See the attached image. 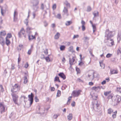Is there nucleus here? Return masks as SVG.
Returning <instances> with one entry per match:
<instances>
[{
    "mask_svg": "<svg viewBox=\"0 0 121 121\" xmlns=\"http://www.w3.org/2000/svg\"><path fill=\"white\" fill-rule=\"evenodd\" d=\"M112 32V31H109L107 29L105 32V39L108 40H109L108 41L107 45L108 46L110 47H111L114 45L113 40L111 39V38L113 36Z\"/></svg>",
    "mask_w": 121,
    "mask_h": 121,
    "instance_id": "f257e3e1",
    "label": "nucleus"
},
{
    "mask_svg": "<svg viewBox=\"0 0 121 121\" xmlns=\"http://www.w3.org/2000/svg\"><path fill=\"white\" fill-rule=\"evenodd\" d=\"M94 103H92V107L95 111L99 112L100 110V107L98 101L96 99H95Z\"/></svg>",
    "mask_w": 121,
    "mask_h": 121,
    "instance_id": "f03ea898",
    "label": "nucleus"
},
{
    "mask_svg": "<svg viewBox=\"0 0 121 121\" xmlns=\"http://www.w3.org/2000/svg\"><path fill=\"white\" fill-rule=\"evenodd\" d=\"M20 90V86L17 84H15L14 86H12L11 88V91L12 93L19 91Z\"/></svg>",
    "mask_w": 121,
    "mask_h": 121,
    "instance_id": "7ed1b4c3",
    "label": "nucleus"
},
{
    "mask_svg": "<svg viewBox=\"0 0 121 121\" xmlns=\"http://www.w3.org/2000/svg\"><path fill=\"white\" fill-rule=\"evenodd\" d=\"M11 95L12 96L13 100L14 103L16 104H17L18 96L16 94L13 93H11Z\"/></svg>",
    "mask_w": 121,
    "mask_h": 121,
    "instance_id": "20e7f679",
    "label": "nucleus"
},
{
    "mask_svg": "<svg viewBox=\"0 0 121 121\" xmlns=\"http://www.w3.org/2000/svg\"><path fill=\"white\" fill-rule=\"evenodd\" d=\"M81 91L80 90L73 91L72 92L73 95L74 97H78L80 94Z\"/></svg>",
    "mask_w": 121,
    "mask_h": 121,
    "instance_id": "39448f33",
    "label": "nucleus"
},
{
    "mask_svg": "<svg viewBox=\"0 0 121 121\" xmlns=\"http://www.w3.org/2000/svg\"><path fill=\"white\" fill-rule=\"evenodd\" d=\"M28 97L29 98L28 100L30 101V105H31L33 103V94L31 93L30 95H28Z\"/></svg>",
    "mask_w": 121,
    "mask_h": 121,
    "instance_id": "423d86ee",
    "label": "nucleus"
},
{
    "mask_svg": "<svg viewBox=\"0 0 121 121\" xmlns=\"http://www.w3.org/2000/svg\"><path fill=\"white\" fill-rule=\"evenodd\" d=\"M25 33V31L23 28H22L20 31L18 32V37L20 38L22 37V35H24Z\"/></svg>",
    "mask_w": 121,
    "mask_h": 121,
    "instance_id": "0eeeda50",
    "label": "nucleus"
},
{
    "mask_svg": "<svg viewBox=\"0 0 121 121\" xmlns=\"http://www.w3.org/2000/svg\"><path fill=\"white\" fill-rule=\"evenodd\" d=\"M0 43L3 47L5 44L4 38H3L1 35H0Z\"/></svg>",
    "mask_w": 121,
    "mask_h": 121,
    "instance_id": "6e6552de",
    "label": "nucleus"
},
{
    "mask_svg": "<svg viewBox=\"0 0 121 121\" xmlns=\"http://www.w3.org/2000/svg\"><path fill=\"white\" fill-rule=\"evenodd\" d=\"M0 108L1 110V113H2L3 112L5 111V107L2 103H0Z\"/></svg>",
    "mask_w": 121,
    "mask_h": 121,
    "instance_id": "1a4fd4ad",
    "label": "nucleus"
},
{
    "mask_svg": "<svg viewBox=\"0 0 121 121\" xmlns=\"http://www.w3.org/2000/svg\"><path fill=\"white\" fill-rule=\"evenodd\" d=\"M18 13L17 11L15 10L13 14V21L14 22L16 21L17 19Z\"/></svg>",
    "mask_w": 121,
    "mask_h": 121,
    "instance_id": "9d476101",
    "label": "nucleus"
},
{
    "mask_svg": "<svg viewBox=\"0 0 121 121\" xmlns=\"http://www.w3.org/2000/svg\"><path fill=\"white\" fill-rule=\"evenodd\" d=\"M39 0H33L32 2L33 6L38 5L39 4Z\"/></svg>",
    "mask_w": 121,
    "mask_h": 121,
    "instance_id": "9b49d317",
    "label": "nucleus"
},
{
    "mask_svg": "<svg viewBox=\"0 0 121 121\" xmlns=\"http://www.w3.org/2000/svg\"><path fill=\"white\" fill-rule=\"evenodd\" d=\"M98 86L97 87L94 86L92 88V89L93 90H94L95 91L98 92L100 90Z\"/></svg>",
    "mask_w": 121,
    "mask_h": 121,
    "instance_id": "f8f14e48",
    "label": "nucleus"
},
{
    "mask_svg": "<svg viewBox=\"0 0 121 121\" xmlns=\"http://www.w3.org/2000/svg\"><path fill=\"white\" fill-rule=\"evenodd\" d=\"M58 75L60 77L62 78L63 80H65L66 78V77L64 73H60L58 74Z\"/></svg>",
    "mask_w": 121,
    "mask_h": 121,
    "instance_id": "ddd939ff",
    "label": "nucleus"
},
{
    "mask_svg": "<svg viewBox=\"0 0 121 121\" xmlns=\"http://www.w3.org/2000/svg\"><path fill=\"white\" fill-rule=\"evenodd\" d=\"M75 60V59L73 57L72 59L69 58V64L70 65H71L73 64V63Z\"/></svg>",
    "mask_w": 121,
    "mask_h": 121,
    "instance_id": "4468645a",
    "label": "nucleus"
},
{
    "mask_svg": "<svg viewBox=\"0 0 121 121\" xmlns=\"http://www.w3.org/2000/svg\"><path fill=\"white\" fill-rule=\"evenodd\" d=\"M15 115L14 113L13 112L11 113L9 116V117L10 118H11L13 119L15 118Z\"/></svg>",
    "mask_w": 121,
    "mask_h": 121,
    "instance_id": "2eb2a0df",
    "label": "nucleus"
},
{
    "mask_svg": "<svg viewBox=\"0 0 121 121\" xmlns=\"http://www.w3.org/2000/svg\"><path fill=\"white\" fill-rule=\"evenodd\" d=\"M110 73L112 74H117L118 73V71L117 70L111 69Z\"/></svg>",
    "mask_w": 121,
    "mask_h": 121,
    "instance_id": "dca6fc26",
    "label": "nucleus"
},
{
    "mask_svg": "<svg viewBox=\"0 0 121 121\" xmlns=\"http://www.w3.org/2000/svg\"><path fill=\"white\" fill-rule=\"evenodd\" d=\"M121 97L119 95H117L116 96V99L118 103L121 101Z\"/></svg>",
    "mask_w": 121,
    "mask_h": 121,
    "instance_id": "f3484780",
    "label": "nucleus"
},
{
    "mask_svg": "<svg viewBox=\"0 0 121 121\" xmlns=\"http://www.w3.org/2000/svg\"><path fill=\"white\" fill-rule=\"evenodd\" d=\"M67 119L68 120L70 121L72 118V114L71 113H70L67 116Z\"/></svg>",
    "mask_w": 121,
    "mask_h": 121,
    "instance_id": "a211bd4d",
    "label": "nucleus"
},
{
    "mask_svg": "<svg viewBox=\"0 0 121 121\" xmlns=\"http://www.w3.org/2000/svg\"><path fill=\"white\" fill-rule=\"evenodd\" d=\"M94 15V17L98 16L99 12L97 11H95L93 13Z\"/></svg>",
    "mask_w": 121,
    "mask_h": 121,
    "instance_id": "6ab92c4d",
    "label": "nucleus"
},
{
    "mask_svg": "<svg viewBox=\"0 0 121 121\" xmlns=\"http://www.w3.org/2000/svg\"><path fill=\"white\" fill-rule=\"evenodd\" d=\"M6 39V45H8L10 44V40L7 39V38H5Z\"/></svg>",
    "mask_w": 121,
    "mask_h": 121,
    "instance_id": "aec40b11",
    "label": "nucleus"
},
{
    "mask_svg": "<svg viewBox=\"0 0 121 121\" xmlns=\"http://www.w3.org/2000/svg\"><path fill=\"white\" fill-rule=\"evenodd\" d=\"M94 72H92V73L91 75L89 74L88 75V76L89 77H90V76H92V77L91 79L92 80H93L94 79Z\"/></svg>",
    "mask_w": 121,
    "mask_h": 121,
    "instance_id": "412c9836",
    "label": "nucleus"
},
{
    "mask_svg": "<svg viewBox=\"0 0 121 121\" xmlns=\"http://www.w3.org/2000/svg\"><path fill=\"white\" fill-rule=\"evenodd\" d=\"M60 35V34L58 32H57L55 36V39H58L59 38V37Z\"/></svg>",
    "mask_w": 121,
    "mask_h": 121,
    "instance_id": "4be33fe9",
    "label": "nucleus"
},
{
    "mask_svg": "<svg viewBox=\"0 0 121 121\" xmlns=\"http://www.w3.org/2000/svg\"><path fill=\"white\" fill-rule=\"evenodd\" d=\"M113 112V110L111 108H109L108 110V113L109 114H111L112 112Z\"/></svg>",
    "mask_w": 121,
    "mask_h": 121,
    "instance_id": "5701e85b",
    "label": "nucleus"
},
{
    "mask_svg": "<svg viewBox=\"0 0 121 121\" xmlns=\"http://www.w3.org/2000/svg\"><path fill=\"white\" fill-rule=\"evenodd\" d=\"M28 39L29 40H31L35 38L34 36H33V35H31V38H30V36L29 35H28Z\"/></svg>",
    "mask_w": 121,
    "mask_h": 121,
    "instance_id": "b1692460",
    "label": "nucleus"
},
{
    "mask_svg": "<svg viewBox=\"0 0 121 121\" xmlns=\"http://www.w3.org/2000/svg\"><path fill=\"white\" fill-rule=\"evenodd\" d=\"M54 81L55 82L58 81L59 82H60V81L59 79V78L57 76H56L55 77Z\"/></svg>",
    "mask_w": 121,
    "mask_h": 121,
    "instance_id": "393cba45",
    "label": "nucleus"
},
{
    "mask_svg": "<svg viewBox=\"0 0 121 121\" xmlns=\"http://www.w3.org/2000/svg\"><path fill=\"white\" fill-rule=\"evenodd\" d=\"M33 6V9L35 10V11H37V9L39 8V7L38 5Z\"/></svg>",
    "mask_w": 121,
    "mask_h": 121,
    "instance_id": "a878e982",
    "label": "nucleus"
},
{
    "mask_svg": "<svg viewBox=\"0 0 121 121\" xmlns=\"http://www.w3.org/2000/svg\"><path fill=\"white\" fill-rule=\"evenodd\" d=\"M6 32L5 31H4L1 32H0V35H1L2 36V35L4 36L6 35Z\"/></svg>",
    "mask_w": 121,
    "mask_h": 121,
    "instance_id": "bb28decb",
    "label": "nucleus"
},
{
    "mask_svg": "<svg viewBox=\"0 0 121 121\" xmlns=\"http://www.w3.org/2000/svg\"><path fill=\"white\" fill-rule=\"evenodd\" d=\"M28 82V79L27 78L26 76H25L24 78V82L25 84L26 83Z\"/></svg>",
    "mask_w": 121,
    "mask_h": 121,
    "instance_id": "cd10ccee",
    "label": "nucleus"
},
{
    "mask_svg": "<svg viewBox=\"0 0 121 121\" xmlns=\"http://www.w3.org/2000/svg\"><path fill=\"white\" fill-rule=\"evenodd\" d=\"M111 92V91H106L104 92V94L105 96H107L109 95Z\"/></svg>",
    "mask_w": 121,
    "mask_h": 121,
    "instance_id": "c85d7f7f",
    "label": "nucleus"
},
{
    "mask_svg": "<svg viewBox=\"0 0 121 121\" xmlns=\"http://www.w3.org/2000/svg\"><path fill=\"white\" fill-rule=\"evenodd\" d=\"M121 48L120 47H119V48L118 49L117 51V54L118 55L119 54H120L121 53Z\"/></svg>",
    "mask_w": 121,
    "mask_h": 121,
    "instance_id": "c756f323",
    "label": "nucleus"
},
{
    "mask_svg": "<svg viewBox=\"0 0 121 121\" xmlns=\"http://www.w3.org/2000/svg\"><path fill=\"white\" fill-rule=\"evenodd\" d=\"M29 22L28 20L27 19H26L24 21V23L26 24V26L28 25V23Z\"/></svg>",
    "mask_w": 121,
    "mask_h": 121,
    "instance_id": "7c9ffc66",
    "label": "nucleus"
},
{
    "mask_svg": "<svg viewBox=\"0 0 121 121\" xmlns=\"http://www.w3.org/2000/svg\"><path fill=\"white\" fill-rule=\"evenodd\" d=\"M72 23V22L71 21H69L66 22L65 23V25L66 26H69Z\"/></svg>",
    "mask_w": 121,
    "mask_h": 121,
    "instance_id": "2f4dec72",
    "label": "nucleus"
},
{
    "mask_svg": "<svg viewBox=\"0 0 121 121\" xmlns=\"http://www.w3.org/2000/svg\"><path fill=\"white\" fill-rule=\"evenodd\" d=\"M69 51L71 52H73V47L72 46H71L69 48Z\"/></svg>",
    "mask_w": 121,
    "mask_h": 121,
    "instance_id": "473e14b6",
    "label": "nucleus"
},
{
    "mask_svg": "<svg viewBox=\"0 0 121 121\" xmlns=\"http://www.w3.org/2000/svg\"><path fill=\"white\" fill-rule=\"evenodd\" d=\"M65 48V47L64 46L61 45L60 47V49L61 50L63 51L64 50Z\"/></svg>",
    "mask_w": 121,
    "mask_h": 121,
    "instance_id": "72a5a7b5",
    "label": "nucleus"
},
{
    "mask_svg": "<svg viewBox=\"0 0 121 121\" xmlns=\"http://www.w3.org/2000/svg\"><path fill=\"white\" fill-rule=\"evenodd\" d=\"M61 92L59 90H58L56 95L57 97H59L60 95Z\"/></svg>",
    "mask_w": 121,
    "mask_h": 121,
    "instance_id": "f704fd0d",
    "label": "nucleus"
},
{
    "mask_svg": "<svg viewBox=\"0 0 121 121\" xmlns=\"http://www.w3.org/2000/svg\"><path fill=\"white\" fill-rule=\"evenodd\" d=\"M27 30V32L28 33H30V31L32 29V28L29 27H28L26 28Z\"/></svg>",
    "mask_w": 121,
    "mask_h": 121,
    "instance_id": "c9c22d12",
    "label": "nucleus"
},
{
    "mask_svg": "<svg viewBox=\"0 0 121 121\" xmlns=\"http://www.w3.org/2000/svg\"><path fill=\"white\" fill-rule=\"evenodd\" d=\"M12 35L10 33H8L7 36L6 37V38H11L12 37Z\"/></svg>",
    "mask_w": 121,
    "mask_h": 121,
    "instance_id": "e433bc0d",
    "label": "nucleus"
},
{
    "mask_svg": "<svg viewBox=\"0 0 121 121\" xmlns=\"http://www.w3.org/2000/svg\"><path fill=\"white\" fill-rule=\"evenodd\" d=\"M112 56V54L110 53H108L106 56L107 58H109Z\"/></svg>",
    "mask_w": 121,
    "mask_h": 121,
    "instance_id": "4c0bfd02",
    "label": "nucleus"
},
{
    "mask_svg": "<svg viewBox=\"0 0 121 121\" xmlns=\"http://www.w3.org/2000/svg\"><path fill=\"white\" fill-rule=\"evenodd\" d=\"M117 90L118 92H119L120 93H121V88L117 87Z\"/></svg>",
    "mask_w": 121,
    "mask_h": 121,
    "instance_id": "58836bf2",
    "label": "nucleus"
},
{
    "mask_svg": "<svg viewBox=\"0 0 121 121\" xmlns=\"http://www.w3.org/2000/svg\"><path fill=\"white\" fill-rule=\"evenodd\" d=\"M45 60L46 61L48 62L50 61V59L48 57H47L45 58Z\"/></svg>",
    "mask_w": 121,
    "mask_h": 121,
    "instance_id": "ea45409f",
    "label": "nucleus"
},
{
    "mask_svg": "<svg viewBox=\"0 0 121 121\" xmlns=\"http://www.w3.org/2000/svg\"><path fill=\"white\" fill-rule=\"evenodd\" d=\"M87 11L88 12H90L91 10V8L90 6H88L87 8Z\"/></svg>",
    "mask_w": 121,
    "mask_h": 121,
    "instance_id": "a19ab883",
    "label": "nucleus"
},
{
    "mask_svg": "<svg viewBox=\"0 0 121 121\" xmlns=\"http://www.w3.org/2000/svg\"><path fill=\"white\" fill-rule=\"evenodd\" d=\"M65 4L67 7H70V4H69L67 2H66L65 3Z\"/></svg>",
    "mask_w": 121,
    "mask_h": 121,
    "instance_id": "79ce46f5",
    "label": "nucleus"
},
{
    "mask_svg": "<svg viewBox=\"0 0 121 121\" xmlns=\"http://www.w3.org/2000/svg\"><path fill=\"white\" fill-rule=\"evenodd\" d=\"M67 9L65 7L63 10V12L65 13H66L67 12Z\"/></svg>",
    "mask_w": 121,
    "mask_h": 121,
    "instance_id": "37998d69",
    "label": "nucleus"
},
{
    "mask_svg": "<svg viewBox=\"0 0 121 121\" xmlns=\"http://www.w3.org/2000/svg\"><path fill=\"white\" fill-rule=\"evenodd\" d=\"M84 40L85 41L88 40L89 39V38L86 36L84 37Z\"/></svg>",
    "mask_w": 121,
    "mask_h": 121,
    "instance_id": "c03bdc74",
    "label": "nucleus"
},
{
    "mask_svg": "<svg viewBox=\"0 0 121 121\" xmlns=\"http://www.w3.org/2000/svg\"><path fill=\"white\" fill-rule=\"evenodd\" d=\"M76 70L77 72V73H78L80 72V70L78 68H76Z\"/></svg>",
    "mask_w": 121,
    "mask_h": 121,
    "instance_id": "a18cd8bd",
    "label": "nucleus"
},
{
    "mask_svg": "<svg viewBox=\"0 0 121 121\" xmlns=\"http://www.w3.org/2000/svg\"><path fill=\"white\" fill-rule=\"evenodd\" d=\"M84 64V63L82 61V60L81 61V62L79 63L78 65L79 66H81L83 65Z\"/></svg>",
    "mask_w": 121,
    "mask_h": 121,
    "instance_id": "49530a36",
    "label": "nucleus"
},
{
    "mask_svg": "<svg viewBox=\"0 0 121 121\" xmlns=\"http://www.w3.org/2000/svg\"><path fill=\"white\" fill-rule=\"evenodd\" d=\"M56 4H53L52 7V8L53 9V10L55 9H56Z\"/></svg>",
    "mask_w": 121,
    "mask_h": 121,
    "instance_id": "de8ad7c7",
    "label": "nucleus"
},
{
    "mask_svg": "<svg viewBox=\"0 0 121 121\" xmlns=\"http://www.w3.org/2000/svg\"><path fill=\"white\" fill-rule=\"evenodd\" d=\"M22 45L20 44L19 45L18 47L20 48H17V50H21V48L22 47Z\"/></svg>",
    "mask_w": 121,
    "mask_h": 121,
    "instance_id": "09e8293b",
    "label": "nucleus"
},
{
    "mask_svg": "<svg viewBox=\"0 0 121 121\" xmlns=\"http://www.w3.org/2000/svg\"><path fill=\"white\" fill-rule=\"evenodd\" d=\"M57 17L59 19H60L61 18L60 14H58L57 16Z\"/></svg>",
    "mask_w": 121,
    "mask_h": 121,
    "instance_id": "8fccbe9b",
    "label": "nucleus"
},
{
    "mask_svg": "<svg viewBox=\"0 0 121 121\" xmlns=\"http://www.w3.org/2000/svg\"><path fill=\"white\" fill-rule=\"evenodd\" d=\"M35 101L36 102H38L39 101V100L36 96H35Z\"/></svg>",
    "mask_w": 121,
    "mask_h": 121,
    "instance_id": "3c124183",
    "label": "nucleus"
},
{
    "mask_svg": "<svg viewBox=\"0 0 121 121\" xmlns=\"http://www.w3.org/2000/svg\"><path fill=\"white\" fill-rule=\"evenodd\" d=\"M82 30L83 31H84L85 30V27L84 25H82Z\"/></svg>",
    "mask_w": 121,
    "mask_h": 121,
    "instance_id": "603ef678",
    "label": "nucleus"
},
{
    "mask_svg": "<svg viewBox=\"0 0 121 121\" xmlns=\"http://www.w3.org/2000/svg\"><path fill=\"white\" fill-rule=\"evenodd\" d=\"M0 7L1 8V14L2 15H3V9L2 7L1 6H0Z\"/></svg>",
    "mask_w": 121,
    "mask_h": 121,
    "instance_id": "864d4df0",
    "label": "nucleus"
},
{
    "mask_svg": "<svg viewBox=\"0 0 121 121\" xmlns=\"http://www.w3.org/2000/svg\"><path fill=\"white\" fill-rule=\"evenodd\" d=\"M75 103L74 101H73V103L71 104L72 106L73 107H74L75 106Z\"/></svg>",
    "mask_w": 121,
    "mask_h": 121,
    "instance_id": "5fc2aeb1",
    "label": "nucleus"
},
{
    "mask_svg": "<svg viewBox=\"0 0 121 121\" xmlns=\"http://www.w3.org/2000/svg\"><path fill=\"white\" fill-rule=\"evenodd\" d=\"M29 66V64H28V63L27 62L25 64V67L26 68H27Z\"/></svg>",
    "mask_w": 121,
    "mask_h": 121,
    "instance_id": "6e6d98bb",
    "label": "nucleus"
},
{
    "mask_svg": "<svg viewBox=\"0 0 121 121\" xmlns=\"http://www.w3.org/2000/svg\"><path fill=\"white\" fill-rule=\"evenodd\" d=\"M31 49H30L28 50V52H27V54L28 55H30V54L31 53Z\"/></svg>",
    "mask_w": 121,
    "mask_h": 121,
    "instance_id": "4d7b16f0",
    "label": "nucleus"
},
{
    "mask_svg": "<svg viewBox=\"0 0 121 121\" xmlns=\"http://www.w3.org/2000/svg\"><path fill=\"white\" fill-rule=\"evenodd\" d=\"M77 81L79 82H83V81L79 78H78L77 79Z\"/></svg>",
    "mask_w": 121,
    "mask_h": 121,
    "instance_id": "13d9d810",
    "label": "nucleus"
},
{
    "mask_svg": "<svg viewBox=\"0 0 121 121\" xmlns=\"http://www.w3.org/2000/svg\"><path fill=\"white\" fill-rule=\"evenodd\" d=\"M81 23L82 25H84L85 24V22L83 20L82 21Z\"/></svg>",
    "mask_w": 121,
    "mask_h": 121,
    "instance_id": "bf43d9fd",
    "label": "nucleus"
},
{
    "mask_svg": "<svg viewBox=\"0 0 121 121\" xmlns=\"http://www.w3.org/2000/svg\"><path fill=\"white\" fill-rule=\"evenodd\" d=\"M44 5L43 4H42L41 5V9L42 10H43L44 9Z\"/></svg>",
    "mask_w": 121,
    "mask_h": 121,
    "instance_id": "052dcab7",
    "label": "nucleus"
},
{
    "mask_svg": "<svg viewBox=\"0 0 121 121\" xmlns=\"http://www.w3.org/2000/svg\"><path fill=\"white\" fill-rule=\"evenodd\" d=\"M113 97V96L112 95H109L108 97V99H112Z\"/></svg>",
    "mask_w": 121,
    "mask_h": 121,
    "instance_id": "680f3d73",
    "label": "nucleus"
},
{
    "mask_svg": "<svg viewBox=\"0 0 121 121\" xmlns=\"http://www.w3.org/2000/svg\"><path fill=\"white\" fill-rule=\"evenodd\" d=\"M116 114H113L112 115V117L113 118H115L116 117Z\"/></svg>",
    "mask_w": 121,
    "mask_h": 121,
    "instance_id": "e2e57ef3",
    "label": "nucleus"
},
{
    "mask_svg": "<svg viewBox=\"0 0 121 121\" xmlns=\"http://www.w3.org/2000/svg\"><path fill=\"white\" fill-rule=\"evenodd\" d=\"M106 81L105 80H104L103 82H101V84L102 85H104L106 84Z\"/></svg>",
    "mask_w": 121,
    "mask_h": 121,
    "instance_id": "0e129e2a",
    "label": "nucleus"
},
{
    "mask_svg": "<svg viewBox=\"0 0 121 121\" xmlns=\"http://www.w3.org/2000/svg\"><path fill=\"white\" fill-rule=\"evenodd\" d=\"M14 65L13 64L12 65L11 69L12 70H13L14 69Z\"/></svg>",
    "mask_w": 121,
    "mask_h": 121,
    "instance_id": "69168bd1",
    "label": "nucleus"
},
{
    "mask_svg": "<svg viewBox=\"0 0 121 121\" xmlns=\"http://www.w3.org/2000/svg\"><path fill=\"white\" fill-rule=\"evenodd\" d=\"M33 18L34 19L35 18L36 14L35 13V12H33Z\"/></svg>",
    "mask_w": 121,
    "mask_h": 121,
    "instance_id": "338daca9",
    "label": "nucleus"
},
{
    "mask_svg": "<svg viewBox=\"0 0 121 121\" xmlns=\"http://www.w3.org/2000/svg\"><path fill=\"white\" fill-rule=\"evenodd\" d=\"M93 83L92 82H90L89 83V84L90 86H92L93 85Z\"/></svg>",
    "mask_w": 121,
    "mask_h": 121,
    "instance_id": "774afa93",
    "label": "nucleus"
}]
</instances>
